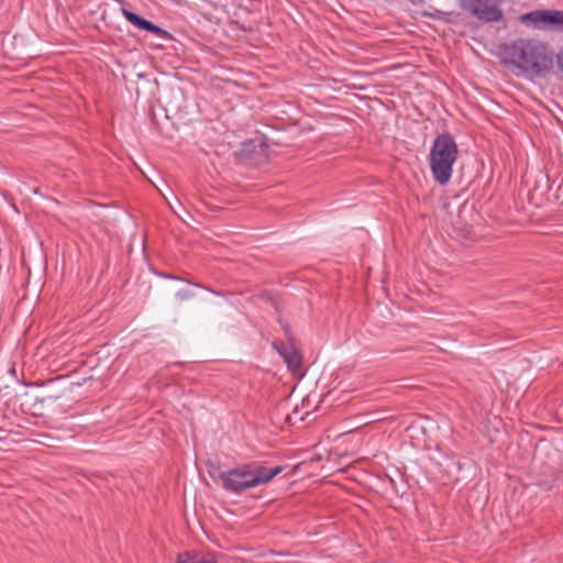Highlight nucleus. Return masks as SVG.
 <instances>
[{"mask_svg": "<svg viewBox=\"0 0 563 563\" xmlns=\"http://www.w3.org/2000/svg\"><path fill=\"white\" fill-rule=\"evenodd\" d=\"M456 154L457 145L451 134L442 133L435 137L430 148L429 167L434 181L439 185L450 181Z\"/></svg>", "mask_w": 563, "mask_h": 563, "instance_id": "obj_3", "label": "nucleus"}, {"mask_svg": "<svg viewBox=\"0 0 563 563\" xmlns=\"http://www.w3.org/2000/svg\"><path fill=\"white\" fill-rule=\"evenodd\" d=\"M520 22L534 30H552L563 32V11L536 10L520 16Z\"/></svg>", "mask_w": 563, "mask_h": 563, "instance_id": "obj_4", "label": "nucleus"}, {"mask_svg": "<svg viewBox=\"0 0 563 563\" xmlns=\"http://www.w3.org/2000/svg\"><path fill=\"white\" fill-rule=\"evenodd\" d=\"M539 476L538 485L544 488H551L559 479V470L555 461L541 465Z\"/></svg>", "mask_w": 563, "mask_h": 563, "instance_id": "obj_7", "label": "nucleus"}, {"mask_svg": "<svg viewBox=\"0 0 563 563\" xmlns=\"http://www.w3.org/2000/svg\"><path fill=\"white\" fill-rule=\"evenodd\" d=\"M164 277H165V278H167V279H172V280H179V282H184V283H188V284H190V282H188L187 279L181 278V277L176 276V275L165 274V275H164ZM191 285H194L195 287H198V288L206 289L207 291H209V292H211V294H213V295H216V296H222V292L217 291V290H213V289L208 288V287H205V286H202V285H200V284L191 283Z\"/></svg>", "mask_w": 563, "mask_h": 563, "instance_id": "obj_11", "label": "nucleus"}, {"mask_svg": "<svg viewBox=\"0 0 563 563\" xmlns=\"http://www.w3.org/2000/svg\"><path fill=\"white\" fill-rule=\"evenodd\" d=\"M177 563H218L210 554L183 552L178 554Z\"/></svg>", "mask_w": 563, "mask_h": 563, "instance_id": "obj_8", "label": "nucleus"}, {"mask_svg": "<svg viewBox=\"0 0 563 563\" xmlns=\"http://www.w3.org/2000/svg\"><path fill=\"white\" fill-rule=\"evenodd\" d=\"M194 297V292L189 289H180L176 292V298L184 301Z\"/></svg>", "mask_w": 563, "mask_h": 563, "instance_id": "obj_12", "label": "nucleus"}, {"mask_svg": "<svg viewBox=\"0 0 563 563\" xmlns=\"http://www.w3.org/2000/svg\"><path fill=\"white\" fill-rule=\"evenodd\" d=\"M554 58L556 59L559 69L563 73V47L559 51L556 55L554 54Z\"/></svg>", "mask_w": 563, "mask_h": 563, "instance_id": "obj_13", "label": "nucleus"}, {"mask_svg": "<svg viewBox=\"0 0 563 563\" xmlns=\"http://www.w3.org/2000/svg\"><path fill=\"white\" fill-rule=\"evenodd\" d=\"M282 471L283 466L268 468L260 462H252L241 467L222 472L220 479L225 490L236 494L271 482Z\"/></svg>", "mask_w": 563, "mask_h": 563, "instance_id": "obj_2", "label": "nucleus"}, {"mask_svg": "<svg viewBox=\"0 0 563 563\" xmlns=\"http://www.w3.org/2000/svg\"><path fill=\"white\" fill-rule=\"evenodd\" d=\"M145 31L156 35L159 38H168L170 36L168 31L162 29L159 25L154 24L151 21H150V23H148V25H147Z\"/></svg>", "mask_w": 563, "mask_h": 563, "instance_id": "obj_10", "label": "nucleus"}, {"mask_svg": "<svg viewBox=\"0 0 563 563\" xmlns=\"http://www.w3.org/2000/svg\"><path fill=\"white\" fill-rule=\"evenodd\" d=\"M122 14L128 22H130L132 25L142 31H145L150 23L148 20L144 19L140 14L126 9H122Z\"/></svg>", "mask_w": 563, "mask_h": 563, "instance_id": "obj_9", "label": "nucleus"}, {"mask_svg": "<svg viewBox=\"0 0 563 563\" xmlns=\"http://www.w3.org/2000/svg\"><path fill=\"white\" fill-rule=\"evenodd\" d=\"M273 346L278 354L284 358L289 368L296 369L301 364V356L299 352L290 344L284 342H274Z\"/></svg>", "mask_w": 563, "mask_h": 563, "instance_id": "obj_6", "label": "nucleus"}, {"mask_svg": "<svg viewBox=\"0 0 563 563\" xmlns=\"http://www.w3.org/2000/svg\"><path fill=\"white\" fill-rule=\"evenodd\" d=\"M503 0H461V5L470 11L478 20L497 22L503 19L500 8Z\"/></svg>", "mask_w": 563, "mask_h": 563, "instance_id": "obj_5", "label": "nucleus"}, {"mask_svg": "<svg viewBox=\"0 0 563 563\" xmlns=\"http://www.w3.org/2000/svg\"><path fill=\"white\" fill-rule=\"evenodd\" d=\"M500 62L517 76L545 78L554 65L551 46L537 38H517L499 48Z\"/></svg>", "mask_w": 563, "mask_h": 563, "instance_id": "obj_1", "label": "nucleus"}]
</instances>
